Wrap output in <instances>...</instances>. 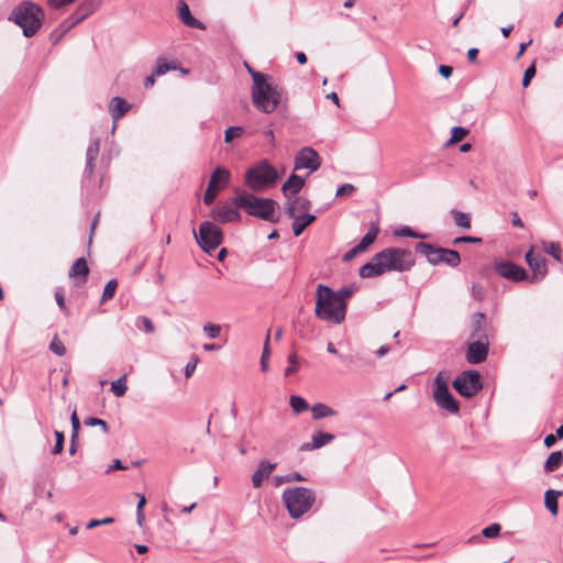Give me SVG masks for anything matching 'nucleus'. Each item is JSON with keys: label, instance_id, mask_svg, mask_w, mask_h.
<instances>
[{"label": "nucleus", "instance_id": "nucleus-1", "mask_svg": "<svg viewBox=\"0 0 563 563\" xmlns=\"http://www.w3.org/2000/svg\"><path fill=\"white\" fill-rule=\"evenodd\" d=\"M415 264L412 253L408 250L388 247L375 254L371 262L360 268L362 278L380 276L387 272H406Z\"/></svg>", "mask_w": 563, "mask_h": 563}, {"label": "nucleus", "instance_id": "nucleus-2", "mask_svg": "<svg viewBox=\"0 0 563 563\" xmlns=\"http://www.w3.org/2000/svg\"><path fill=\"white\" fill-rule=\"evenodd\" d=\"M314 313L321 320L340 324L345 319L346 303H341L330 287L319 284L316 290Z\"/></svg>", "mask_w": 563, "mask_h": 563}, {"label": "nucleus", "instance_id": "nucleus-3", "mask_svg": "<svg viewBox=\"0 0 563 563\" xmlns=\"http://www.w3.org/2000/svg\"><path fill=\"white\" fill-rule=\"evenodd\" d=\"M233 205L245 209L247 214L262 220L276 223L279 218L276 214L278 203L269 198L256 197L246 191L236 190V196L232 199Z\"/></svg>", "mask_w": 563, "mask_h": 563}, {"label": "nucleus", "instance_id": "nucleus-4", "mask_svg": "<svg viewBox=\"0 0 563 563\" xmlns=\"http://www.w3.org/2000/svg\"><path fill=\"white\" fill-rule=\"evenodd\" d=\"M45 19L44 10L30 0L22 1L11 12L9 20L19 25L23 35L31 37L41 29Z\"/></svg>", "mask_w": 563, "mask_h": 563}, {"label": "nucleus", "instance_id": "nucleus-5", "mask_svg": "<svg viewBox=\"0 0 563 563\" xmlns=\"http://www.w3.org/2000/svg\"><path fill=\"white\" fill-rule=\"evenodd\" d=\"M262 77L257 76L255 85H252L251 97L253 106L265 114L273 113L282 102L283 89L275 85L272 78L260 81Z\"/></svg>", "mask_w": 563, "mask_h": 563}, {"label": "nucleus", "instance_id": "nucleus-6", "mask_svg": "<svg viewBox=\"0 0 563 563\" xmlns=\"http://www.w3.org/2000/svg\"><path fill=\"white\" fill-rule=\"evenodd\" d=\"M282 497L292 519L302 517L312 508L316 501V493L307 487L286 488Z\"/></svg>", "mask_w": 563, "mask_h": 563}, {"label": "nucleus", "instance_id": "nucleus-7", "mask_svg": "<svg viewBox=\"0 0 563 563\" xmlns=\"http://www.w3.org/2000/svg\"><path fill=\"white\" fill-rule=\"evenodd\" d=\"M277 179L278 173L276 168L268 161L264 159L247 169L245 185L254 191H262L274 185Z\"/></svg>", "mask_w": 563, "mask_h": 563}, {"label": "nucleus", "instance_id": "nucleus-8", "mask_svg": "<svg viewBox=\"0 0 563 563\" xmlns=\"http://www.w3.org/2000/svg\"><path fill=\"white\" fill-rule=\"evenodd\" d=\"M415 250L433 266L443 263L450 267H456L461 263L460 253L455 250L438 247L427 242H418Z\"/></svg>", "mask_w": 563, "mask_h": 563}, {"label": "nucleus", "instance_id": "nucleus-9", "mask_svg": "<svg viewBox=\"0 0 563 563\" xmlns=\"http://www.w3.org/2000/svg\"><path fill=\"white\" fill-rule=\"evenodd\" d=\"M449 376L440 372L434 378L433 398L435 404L449 411L450 413H457L460 406L449 390L448 385Z\"/></svg>", "mask_w": 563, "mask_h": 563}, {"label": "nucleus", "instance_id": "nucleus-10", "mask_svg": "<svg viewBox=\"0 0 563 563\" xmlns=\"http://www.w3.org/2000/svg\"><path fill=\"white\" fill-rule=\"evenodd\" d=\"M199 246L207 253L216 250L222 242V230L211 221H205L199 227V233L195 231Z\"/></svg>", "mask_w": 563, "mask_h": 563}, {"label": "nucleus", "instance_id": "nucleus-11", "mask_svg": "<svg viewBox=\"0 0 563 563\" xmlns=\"http://www.w3.org/2000/svg\"><path fill=\"white\" fill-rule=\"evenodd\" d=\"M452 385L454 389L465 398L475 396L483 388L481 375L475 369H467L462 372L453 380Z\"/></svg>", "mask_w": 563, "mask_h": 563}, {"label": "nucleus", "instance_id": "nucleus-12", "mask_svg": "<svg viewBox=\"0 0 563 563\" xmlns=\"http://www.w3.org/2000/svg\"><path fill=\"white\" fill-rule=\"evenodd\" d=\"M495 271L505 279L511 282H522L528 278V274L525 268L514 264L510 261H496Z\"/></svg>", "mask_w": 563, "mask_h": 563}, {"label": "nucleus", "instance_id": "nucleus-13", "mask_svg": "<svg viewBox=\"0 0 563 563\" xmlns=\"http://www.w3.org/2000/svg\"><path fill=\"white\" fill-rule=\"evenodd\" d=\"M319 154L311 147L301 148L295 157V170L307 168L313 173L320 167Z\"/></svg>", "mask_w": 563, "mask_h": 563}, {"label": "nucleus", "instance_id": "nucleus-14", "mask_svg": "<svg viewBox=\"0 0 563 563\" xmlns=\"http://www.w3.org/2000/svg\"><path fill=\"white\" fill-rule=\"evenodd\" d=\"M489 341L488 339H475L474 342L468 344L466 351V361L470 364L483 363L488 355Z\"/></svg>", "mask_w": 563, "mask_h": 563}, {"label": "nucleus", "instance_id": "nucleus-15", "mask_svg": "<svg viewBox=\"0 0 563 563\" xmlns=\"http://www.w3.org/2000/svg\"><path fill=\"white\" fill-rule=\"evenodd\" d=\"M238 208L232 201L221 203L211 211V217L220 223L236 222L241 219Z\"/></svg>", "mask_w": 563, "mask_h": 563}, {"label": "nucleus", "instance_id": "nucleus-16", "mask_svg": "<svg viewBox=\"0 0 563 563\" xmlns=\"http://www.w3.org/2000/svg\"><path fill=\"white\" fill-rule=\"evenodd\" d=\"M526 262L531 268L533 275L531 282H539L544 278L548 273L547 260L539 253H534L533 249L526 253Z\"/></svg>", "mask_w": 563, "mask_h": 563}, {"label": "nucleus", "instance_id": "nucleus-17", "mask_svg": "<svg viewBox=\"0 0 563 563\" xmlns=\"http://www.w3.org/2000/svg\"><path fill=\"white\" fill-rule=\"evenodd\" d=\"M333 439H334V434H332V433L317 431V432L312 433L311 442L302 443L300 445L299 450L305 451V452L313 451V450H317V449H320V448L327 445Z\"/></svg>", "mask_w": 563, "mask_h": 563}, {"label": "nucleus", "instance_id": "nucleus-18", "mask_svg": "<svg viewBox=\"0 0 563 563\" xmlns=\"http://www.w3.org/2000/svg\"><path fill=\"white\" fill-rule=\"evenodd\" d=\"M306 179L296 174H291L282 186V191L286 198H294L303 188Z\"/></svg>", "mask_w": 563, "mask_h": 563}, {"label": "nucleus", "instance_id": "nucleus-19", "mask_svg": "<svg viewBox=\"0 0 563 563\" xmlns=\"http://www.w3.org/2000/svg\"><path fill=\"white\" fill-rule=\"evenodd\" d=\"M177 9H178V18L185 25H187L189 27H195L198 30H206V25L201 21H199L198 19H196L191 15L190 9L185 1H183V0L179 1Z\"/></svg>", "mask_w": 563, "mask_h": 563}, {"label": "nucleus", "instance_id": "nucleus-20", "mask_svg": "<svg viewBox=\"0 0 563 563\" xmlns=\"http://www.w3.org/2000/svg\"><path fill=\"white\" fill-rule=\"evenodd\" d=\"M100 141L98 139L92 140L86 151V166L84 170L85 177H90L93 173L95 162L99 155Z\"/></svg>", "mask_w": 563, "mask_h": 563}, {"label": "nucleus", "instance_id": "nucleus-21", "mask_svg": "<svg viewBox=\"0 0 563 563\" xmlns=\"http://www.w3.org/2000/svg\"><path fill=\"white\" fill-rule=\"evenodd\" d=\"M276 463L268 461H261L257 470L252 475V484L255 488L262 486L265 478H268L272 472L276 468Z\"/></svg>", "mask_w": 563, "mask_h": 563}, {"label": "nucleus", "instance_id": "nucleus-22", "mask_svg": "<svg viewBox=\"0 0 563 563\" xmlns=\"http://www.w3.org/2000/svg\"><path fill=\"white\" fill-rule=\"evenodd\" d=\"M130 109L131 104L121 97H113L110 100L109 112L114 122L123 118Z\"/></svg>", "mask_w": 563, "mask_h": 563}, {"label": "nucleus", "instance_id": "nucleus-23", "mask_svg": "<svg viewBox=\"0 0 563 563\" xmlns=\"http://www.w3.org/2000/svg\"><path fill=\"white\" fill-rule=\"evenodd\" d=\"M473 339H488L486 333V316L483 312H476L472 318V332Z\"/></svg>", "mask_w": 563, "mask_h": 563}, {"label": "nucleus", "instance_id": "nucleus-24", "mask_svg": "<svg viewBox=\"0 0 563 563\" xmlns=\"http://www.w3.org/2000/svg\"><path fill=\"white\" fill-rule=\"evenodd\" d=\"M220 174H223V172L222 170H213V173L211 174L208 187L203 195V202L207 206H210L214 202L216 197H217V191L221 190V186L216 185V178Z\"/></svg>", "mask_w": 563, "mask_h": 563}, {"label": "nucleus", "instance_id": "nucleus-25", "mask_svg": "<svg viewBox=\"0 0 563 563\" xmlns=\"http://www.w3.org/2000/svg\"><path fill=\"white\" fill-rule=\"evenodd\" d=\"M316 220L314 214L303 213L294 218L292 232L295 236H299L305 229Z\"/></svg>", "mask_w": 563, "mask_h": 563}, {"label": "nucleus", "instance_id": "nucleus-26", "mask_svg": "<svg viewBox=\"0 0 563 563\" xmlns=\"http://www.w3.org/2000/svg\"><path fill=\"white\" fill-rule=\"evenodd\" d=\"M88 15V13H84L81 12V8H79L76 12H74L71 15H69L68 18H66L57 27L60 30V32H63L64 34H66L67 32H69L75 25H77L78 23H80L84 19H86V16Z\"/></svg>", "mask_w": 563, "mask_h": 563}, {"label": "nucleus", "instance_id": "nucleus-27", "mask_svg": "<svg viewBox=\"0 0 563 563\" xmlns=\"http://www.w3.org/2000/svg\"><path fill=\"white\" fill-rule=\"evenodd\" d=\"M562 495L563 492L556 489H548L544 494V505L553 516L559 512L558 498Z\"/></svg>", "mask_w": 563, "mask_h": 563}, {"label": "nucleus", "instance_id": "nucleus-28", "mask_svg": "<svg viewBox=\"0 0 563 563\" xmlns=\"http://www.w3.org/2000/svg\"><path fill=\"white\" fill-rule=\"evenodd\" d=\"M563 463V453L562 451L552 452L547 461L543 464V470L545 473H552L556 471Z\"/></svg>", "mask_w": 563, "mask_h": 563}, {"label": "nucleus", "instance_id": "nucleus-29", "mask_svg": "<svg viewBox=\"0 0 563 563\" xmlns=\"http://www.w3.org/2000/svg\"><path fill=\"white\" fill-rule=\"evenodd\" d=\"M310 409L313 420H320L336 415L334 409L322 402L314 404Z\"/></svg>", "mask_w": 563, "mask_h": 563}, {"label": "nucleus", "instance_id": "nucleus-30", "mask_svg": "<svg viewBox=\"0 0 563 563\" xmlns=\"http://www.w3.org/2000/svg\"><path fill=\"white\" fill-rule=\"evenodd\" d=\"M379 233V227L373 223L368 230V232L362 238L360 243L356 244L357 250L364 252L371 244L374 243L377 235Z\"/></svg>", "mask_w": 563, "mask_h": 563}, {"label": "nucleus", "instance_id": "nucleus-31", "mask_svg": "<svg viewBox=\"0 0 563 563\" xmlns=\"http://www.w3.org/2000/svg\"><path fill=\"white\" fill-rule=\"evenodd\" d=\"M88 273H89V268H88L87 262L84 257L76 260V262L71 265V267L69 269L70 277L80 276L84 279H86Z\"/></svg>", "mask_w": 563, "mask_h": 563}, {"label": "nucleus", "instance_id": "nucleus-32", "mask_svg": "<svg viewBox=\"0 0 563 563\" xmlns=\"http://www.w3.org/2000/svg\"><path fill=\"white\" fill-rule=\"evenodd\" d=\"M358 290V286L355 283L343 286L339 290L334 291V295L341 303H346L347 300Z\"/></svg>", "mask_w": 563, "mask_h": 563}, {"label": "nucleus", "instance_id": "nucleus-33", "mask_svg": "<svg viewBox=\"0 0 563 563\" xmlns=\"http://www.w3.org/2000/svg\"><path fill=\"white\" fill-rule=\"evenodd\" d=\"M289 405L295 413L299 415L309 409V405L301 396L292 395L289 398Z\"/></svg>", "mask_w": 563, "mask_h": 563}, {"label": "nucleus", "instance_id": "nucleus-34", "mask_svg": "<svg viewBox=\"0 0 563 563\" xmlns=\"http://www.w3.org/2000/svg\"><path fill=\"white\" fill-rule=\"evenodd\" d=\"M542 245H543V251L548 255L552 256L558 262L562 261V258H561L562 249H561V245L558 242H545V241H543Z\"/></svg>", "mask_w": 563, "mask_h": 563}, {"label": "nucleus", "instance_id": "nucleus-35", "mask_svg": "<svg viewBox=\"0 0 563 563\" xmlns=\"http://www.w3.org/2000/svg\"><path fill=\"white\" fill-rule=\"evenodd\" d=\"M470 133V130H467L466 128H463V126H454L452 128L451 130V137L450 140L446 142V146H451L460 141H462L464 137L467 136V134Z\"/></svg>", "mask_w": 563, "mask_h": 563}, {"label": "nucleus", "instance_id": "nucleus-36", "mask_svg": "<svg viewBox=\"0 0 563 563\" xmlns=\"http://www.w3.org/2000/svg\"><path fill=\"white\" fill-rule=\"evenodd\" d=\"M271 357V347H269V332H267L266 334V338H265V342H264V346H263V351H262V355H261V360H260V363H261V369L263 372H267L268 371V360Z\"/></svg>", "mask_w": 563, "mask_h": 563}, {"label": "nucleus", "instance_id": "nucleus-37", "mask_svg": "<svg viewBox=\"0 0 563 563\" xmlns=\"http://www.w3.org/2000/svg\"><path fill=\"white\" fill-rule=\"evenodd\" d=\"M452 214L457 227L464 229L471 228V217L468 213L459 210H452Z\"/></svg>", "mask_w": 563, "mask_h": 563}, {"label": "nucleus", "instance_id": "nucleus-38", "mask_svg": "<svg viewBox=\"0 0 563 563\" xmlns=\"http://www.w3.org/2000/svg\"><path fill=\"white\" fill-rule=\"evenodd\" d=\"M126 375H122L119 379L111 383V391L117 397H122L125 395L128 386L125 384Z\"/></svg>", "mask_w": 563, "mask_h": 563}, {"label": "nucleus", "instance_id": "nucleus-39", "mask_svg": "<svg viewBox=\"0 0 563 563\" xmlns=\"http://www.w3.org/2000/svg\"><path fill=\"white\" fill-rule=\"evenodd\" d=\"M300 368L299 358L296 353H290L288 355V366L284 371V375L286 377L296 374Z\"/></svg>", "mask_w": 563, "mask_h": 563}, {"label": "nucleus", "instance_id": "nucleus-40", "mask_svg": "<svg viewBox=\"0 0 563 563\" xmlns=\"http://www.w3.org/2000/svg\"><path fill=\"white\" fill-rule=\"evenodd\" d=\"M306 478L298 472H292L290 474H287L285 476H276L275 483L276 485H280L283 483H290V482H305Z\"/></svg>", "mask_w": 563, "mask_h": 563}, {"label": "nucleus", "instance_id": "nucleus-41", "mask_svg": "<svg viewBox=\"0 0 563 563\" xmlns=\"http://www.w3.org/2000/svg\"><path fill=\"white\" fill-rule=\"evenodd\" d=\"M202 330L207 338L217 339L220 336L222 328L217 323H206Z\"/></svg>", "mask_w": 563, "mask_h": 563}, {"label": "nucleus", "instance_id": "nucleus-42", "mask_svg": "<svg viewBox=\"0 0 563 563\" xmlns=\"http://www.w3.org/2000/svg\"><path fill=\"white\" fill-rule=\"evenodd\" d=\"M49 350L58 356H64L66 354V347L57 335H55L51 341Z\"/></svg>", "mask_w": 563, "mask_h": 563}, {"label": "nucleus", "instance_id": "nucleus-43", "mask_svg": "<svg viewBox=\"0 0 563 563\" xmlns=\"http://www.w3.org/2000/svg\"><path fill=\"white\" fill-rule=\"evenodd\" d=\"M175 65H172L167 62H165L164 59L162 58H158L157 59V64H156V67L154 69V75L156 76H163L165 75L167 71H169L170 69H175Z\"/></svg>", "mask_w": 563, "mask_h": 563}, {"label": "nucleus", "instance_id": "nucleus-44", "mask_svg": "<svg viewBox=\"0 0 563 563\" xmlns=\"http://www.w3.org/2000/svg\"><path fill=\"white\" fill-rule=\"evenodd\" d=\"M118 287V282L115 279H110L103 289L102 301H107L114 296L115 289Z\"/></svg>", "mask_w": 563, "mask_h": 563}, {"label": "nucleus", "instance_id": "nucleus-45", "mask_svg": "<svg viewBox=\"0 0 563 563\" xmlns=\"http://www.w3.org/2000/svg\"><path fill=\"white\" fill-rule=\"evenodd\" d=\"M395 235L397 236H407V238H413V239H424L426 236L413 231L409 227H401L395 231Z\"/></svg>", "mask_w": 563, "mask_h": 563}, {"label": "nucleus", "instance_id": "nucleus-46", "mask_svg": "<svg viewBox=\"0 0 563 563\" xmlns=\"http://www.w3.org/2000/svg\"><path fill=\"white\" fill-rule=\"evenodd\" d=\"M243 133L241 126H229L224 132V142L230 143L232 140L240 137Z\"/></svg>", "mask_w": 563, "mask_h": 563}, {"label": "nucleus", "instance_id": "nucleus-47", "mask_svg": "<svg viewBox=\"0 0 563 563\" xmlns=\"http://www.w3.org/2000/svg\"><path fill=\"white\" fill-rule=\"evenodd\" d=\"M84 423L86 426H89V427H101L102 428V431L104 433H108L109 432V426L107 423V421L100 419V418H96V417H88L85 419Z\"/></svg>", "mask_w": 563, "mask_h": 563}, {"label": "nucleus", "instance_id": "nucleus-48", "mask_svg": "<svg viewBox=\"0 0 563 563\" xmlns=\"http://www.w3.org/2000/svg\"><path fill=\"white\" fill-rule=\"evenodd\" d=\"M214 170H222L223 174H220L216 178V185L221 186V189L225 188L230 183V172L223 167H217Z\"/></svg>", "mask_w": 563, "mask_h": 563}, {"label": "nucleus", "instance_id": "nucleus-49", "mask_svg": "<svg viewBox=\"0 0 563 563\" xmlns=\"http://www.w3.org/2000/svg\"><path fill=\"white\" fill-rule=\"evenodd\" d=\"M298 210V205L296 202V198H287V202L285 203V213L288 218H296V212Z\"/></svg>", "mask_w": 563, "mask_h": 563}, {"label": "nucleus", "instance_id": "nucleus-50", "mask_svg": "<svg viewBox=\"0 0 563 563\" xmlns=\"http://www.w3.org/2000/svg\"><path fill=\"white\" fill-rule=\"evenodd\" d=\"M54 434L56 438V442H55L52 453L59 454V453H62V451L64 449L65 435L62 431H55Z\"/></svg>", "mask_w": 563, "mask_h": 563}, {"label": "nucleus", "instance_id": "nucleus-51", "mask_svg": "<svg viewBox=\"0 0 563 563\" xmlns=\"http://www.w3.org/2000/svg\"><path fill=\"white\" fill-rule=\"evenodd\" d=\"M500 529L501 527L499 523H492L488 527L484 528L482 530V533L486 538H495L499 534Z\"/></svg>", "mask_w": 563, "mask_h": 563}, {"label": "nucleus", "instance_id": "nucleus-52", "mask_svg": "<svg viewBox=\"0 0 563 563\" xmlns=\"http://www.w3.org/2000/svg\"><path fill=\"white\" fill-rule=\"evenodd\" d=\"M77 0H47V4L56 10L64 9L75 3Z\"/></svg>", "mask_w": 563, "mask_h": 563}, {"label": "nucleus", "instance_id": "nucleus-53", "mask_svg": "<svg viewBox=\"0 0 563 563\" xmlns=\"http://www.w3.org/2000/svg\"><path fill=\"white\" fill-rule=\"evenodd\" d=\"M536 76V64L533 63L531 66H529L522 78V86L528 87L530 84V80Z\"/></svg>", "mask_w": 563, "mask_h": 563}, {"label": "nucleus", "instance_id": "nucleus-54", "mask_svg": "<svg viewBox=\"0 0 563 563\" xmlns=\"http://www.w3.org/2000/svg\"><path fill=\"white\" fill-rule=\"evenodd\" d=\"M70 421H71V439L74 441L78 437V431L80 428V421H79V418L77 417L76 411H74L71 413Z\"/></svg>", "mask_w": 563, "mask_h": 563}, {"label": "nucleus", "instance_id": "nucleus-55", "mask_svg": "<svg viewBox=\"0 0 563 563\" xmlns=\"http://www.w3.org/2000/svg\"><path fill=\"white\" fill-rule=\"evenodd\" d=\"M471 294L474 299L482 300L484 298L485 291L481 284L474 283L471 287Z\"/></svg>", "mask_w": 563, "mask_h": 563}, {"label": "nucleus", "instance_id": "nucleus-56", "mask_svg": "<svg viewBox=\"0 0 563 563\" xmlns=\"http://www.w3.org/2000/svg\"><path fill=\"white\" fill-rule=\"evenodd\" d=\"M249 74L251 75L253 79V85H255V79H257V76L262 77L260 81L264 82L265 80L269 79L271 77L266 74H263L261 71L254 70L252 67H250L247 64H245Z\"/></svg>", "mask_w": 563, "mask_h": 563}, {"label": "nucleus", "instance_id": "nucleus-57", "mask_svg": "<svg viewBox=\"0 0 563 563\" xmlns=\"http://www.w3.org/2000/svg\"><path fill=\"white\" fill-rule=\"evenodd\" d=\"M355 190L351 184L341 185L336 190V197L350 196Z\"/></svg>", "mask_w": 563, "mask_h": 563}, {"label": "nucleus", "instance_id": "nucleus-58", "mask_svg": "<svg viewBox=\"0 0 563 563\" xmlns=\"http://www.w3.org/2000/svg\"><path fill=\"white\" fill-rule=\"evenodd\" d=\"M295 198H296V202L298 205L299 211L309 210L311 208V202L307 198H302V197H295Z\"/></svg>", "mask_w": 563, "mask_h": 563}, {"label": "nucleus", "instance_id": "nucleus-59", "mask_svg": "<svg viewBox=\"0 0 563 563\" xmlns=\"http://www.w3.org/2000/svg\"><path fill=\"white\" fill-rule=\"evenodd\" d=\"M482 242V239L481 238H475V236H459L456 238L454 241H453V244H459V243H479Z\"/></svg>", "mask_w": 563, "mask_h": 563}, {"label": "nucleus", "instance_id": "nucleus-60", "mask_svg": "<svg viewBox=\"0 0 563 563\" xmlns=\"http://www.w3.org/2000/svg\"><path fill=\"white\" fill-rule=\"evenodd\" d=\"M197 363H198V360H197V358H191V360L187 363V365H186V367H185V376H186L187 378H188V377H190V376L194 374V372H195V369H196V366H197Z\"/></svg>", "mask_w": 563, "mask_h": 563}, {"label": "nucleus", "instance_id": "nucleus-61", "mask_svg": "<svg viewBox=\"0 0 563 563\" xmlns=\"http://www.w3.org/2000/svg\"><path fill=\"white\" fill-rule=\"evenodd\" d=\"M142 322L145 332L152 333L154 331V324L147 317H141L137 319V323Z\"/></svg>", "mask_w": 563, "mask_h": 563}, {"label": "nucleus", "instance_id": "nucleus-62", "mask_svg": "<svg viewBox=\"0 0 563 563\" xmlns=\"http://www.w3.org/2000/svg\"><path fill=\"white\" fill-rule=\"evenodd\" d=\"M129 467L123 465L121 460L117 459L113 461V463L106 470V473H110L114 470H128Z\"/></svg>", "mask_w": 563, "mask_h": 563}, {"label": "nucleus", "instance_id": "nucleus-63", "mask_svg": "<svg viewBox=\"0 0 563 563\" xmlns=\"http://www.w3.org/2000/svg\"><path fill=\"white\" fill-rule=\"evenodd\" d=\"M358 253H362V251L357 250V246L355 245L353 249H351L343 255V261L349 262L353 260Z\"/></svg>", "mask_w": 563, "mask_h": 563}, {"label": "nucleus", "instance_id": "nucleus-64", "mask_svg": "<svg viewBox=\"0 0 563 563\" xmlns=\"http://www.w3.org/2000/svg\"><path fill=\"white\" fill-rule=\"evenodd\" d=\"M64 33L60 32V30L58 27H56L52 33H51V41L56 44L58 43L63 37H64Z\"/></svg>", "mask_w": 563, "mask_h": 563}]
</instances>
